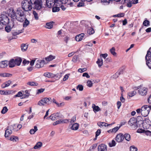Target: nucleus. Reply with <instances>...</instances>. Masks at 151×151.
<instances>
[{
    "mask_svg": "<svg viewBox=\"0 0 151 151\" xmlns=\"http://www.w3.org/2000/svg\"><path fill=\"white\" fill-rule=\"evenodd\" d=\"M23 10L22 8H19L16 12V19L21 22H23L25 19V15Z\"/></svg>",
    "mask_w": 151,
    "mask_h": 151,
    "instance_id": "obj_1",
    "label": "nucleus"
},
{
    "mask_svg": "<svg viewBox=\"0 0 151 151\" xmlns=\"http://www.w3.org/2000/svg\"><path fill=\"white\" fill-rule=\"evenodd\" d=\"M141 118V116H138L137 119L132 117L131 118L128 122L129 124L132 127V128L136 129L139 127L140 126V121H138V120Z\"/></svg>",
    "mask_w": 151,
    "mask_h": 151,
    "instance_id": "obj_2",
    "label": "nucleus"
},
{
    "mask_svg": "<svg viewBox=\"0 0 151 151\" xmlns=\"http://www.w3.org/2000/svg\"><path fill=\"white\" fill-rule=\"evenodd\" d=\"M63 4L61 0H46L47 6L49 8L53 7L54 5L60 6Z\"/></svg>",
    "mask_w": 151,
    "mask_h": 151,
    "instance_id": "obj_3",
    "label": "nucleus"
},
{
    "mask_svg": "<svg viewBox=\"0 0 151 151\" xmlns=\"http://www.w3.org/2000/svg\"><path fill=\"white\" fill-rule=\"evenodd\" d=\"M22 7L23 10L25 11L28 12L30 11L32 8V6L30 0L29 1L28 0H24L22 2Z\"/></svg>",
    "mask_w": 151,
    "mask_h": 151,
    "instance_id": "obj_4",
    "label": "nucleus"
},
{
    "mask_svg": "<svg viewBox=\"0 0 151 151\" xmlns=\"http://www.w3.org/2000/svg\"><path fill=\"white\" fill-rule=\"evenodd\" d=\"M32 4V8L37 10H40L42 7V0H30Z\"/></svg>",
    "mask_w": 151,
    "mask_h": 151,
    "instance_id": "obj_5",
    "label": "nucleus"
},
{
    "mask_svg": "<svg viewBox=\"0 0 151 151\" xmlns=\"http://www.w3.org/2000/svg\"><path fill=\"white\" fill-rule=\"evenodd\" d=\"M149 113V109L147 105H143L141 108V114L144 117L147 116Z\"/></svg>",
    "mask_w": 151,
    "mask_h": 151,
    "instance_id": "obj_6",
    "label": "nucleus"
},
{
    "mask_svg": "<svg viewBox=\"0 0 151 151\" xmlns=\"http://www.w3.org/2000/svg\"><path fill=\"white\" fill-rule=\"evenodd\" d=\"M50 98H45L40 101L38 103V105L40 106L48 105L51 102Z\"/></svg>",
    "mask_w": 151,
    "mask_h": 151,
    "instance_id": "obj_7",
    "label": "nucleus"
},
{
    "mask_svg": "<svg viewBox=\"0 0 151 151\" xmlns=\"http://www.w3.org/2000/svg\"><path fill=\"white\" fill-rule=\"evenodd\" d=\"M15 124H13L7 127L5 130V137H8L12 133V130H14V128L16 127Z\"/></svg>",
    "mask_w": 151,
    "mask_h": 151,
    "instance_id": "obj_8",
    "label": "nucleus"
},
{
    "mask_svg": "<svg viewBox=\"0 0 151 151\" xmlns=\"http://www.w3.org/2000/svg\"><path fill=\"white\" fill-rule=\"evenodd\" d=\"M141 118L140 119V124H142V126L144 129H147L149 128L151 126V122L147 118H145L143 121L141 120Z\"/></svg>",
    "mask_w": 151,
    "mask_h": 151,
    "instance_id": "obj_9",
    "label": "nucleus"
},
{
    "mask_svg": "<svg viewBox=\"0 0 151 151\" xmlns=\"http://www.w3.org/2000/svg\"><path fill=\"white\" fill-rule=\"evenodd\" d=\"M122 3H127V6L129 7L132 6V4H136L138 3V0H122Z\"/></svg>",
    "mask_w": 151,
    "mask_h": 151,
    "instance_id": "obj_10",
    "label": "nucleus"
},
{
    "mask_svg": "<svg viewBox=\"0 0 151 151\" xmlns=\"http://www.w3.org/2000/svg\"><path fill=\"white\" fill-rule=\"evenodd\" d=\"M36 65L35 67L37 68H40L44 66L45 64L44 60H39L36 61Z\"/></svg>",
    "mask_w": 151,
    "mask_h": 151,
    "instance_id": "obj_11",
    "label": "nucleus"
},
{
    "mask_svg": "<svg viewBox=\"0 0 151 151\" xmlns=\"http://www.w3.org/2000/svg\"><path fill=\"white\" fill-rule=\"evenodd\" d=\"M24 29L22 30H13L12 32V35L13 36L12 37L13 39H16L17 37V35H19V34L23 32Z\"/></svg>",
    "mask_w": 151,
    "mask_h": 151,
    "instance_id": "obj_12",
    "label": "nucleus"
},
{
    "mask_svg": "<svg viewBox=\"0 0 151 151\" xmlns=\"http://www.w3.org/2000/svg\"><path fill=\"white\" fill-rule=\"evenodd\" d=\"M0 21L5 25L9 22V19L8 17L4 15L1 17H0Z\"/></svg>",
    "mask_w": 151,
    "mask_h": 151,
    "instance_id": "obj_13",
    "label": "nucleus"
},
{
    "mask_svg": "<svg viewBox=\"0 0 151 151\" xmlns=\"http://www.w3.org/2000/svg\"><path fill=\"white\" fill-rule=\"evenodd\" d=\"M124 135L122 133L117 134L115 137V140L118 142H122L124 139Z\"/></svg>",
    "mask_w": 151,
    "mask_h": 151,
    "instance_id": "obj_14",
    "label": "nucleus"
},
{
    "mask_svg": "<svg viewBox=\"0 0 151 151\" xmlns=\"http://www.w3.org/2000/svg\"><path fill=\"white\" fill-rule=\"evenodd\" d=\"M148 89L145 87L140 88L138 90V93L140 95L142 96L146 95Z\"/></svg>",
    "mask_w": 151,
    "mask_h": 151,
    "instance_id": "obj_15",
    "label": "nucleus"
},
{
    "mask_svg": "<svg viewBox=\"0 0 151 151\" xmlns=\"http://www.w3.org/2000/svg\"><path fill=\"white\" fill-rule=\"evenodd\" d=\"M98 151H106L107 150V146L103 144H101L98 146Z\"/></svg>",
    "mask_w": 151,
    "mask_h": 151,
    "instance_id": "obj_16",
    "label": "nucleus"
},
{
    "mask_svg": "<svg viewBox=\"0 0 151 151\" xmlns=\"http://www.w3.org/2000/svg\"><path fill=\"white\" fill-rule=\"evenodd\" d=\"M151 55L147 56V55L145 56V60H146V64L148 66L149 68L151 69V59L150 58Z\"/></svg>",
    "mask_w": 151,
    "mask_h": 151,
    "instance_id": "obj_17",
    "label": "nucleus"
},
{
    "mask_svg": "<svg viewBox=\"0 0 151 151\" xmlns=\"http://www.w3.org/2000/svg\"><path fill=\"white\" fill-rule=\"evenodd\" d=\"M8 66V61L5 60L0 62V67L1 68L6 67Z\"/></svg>",
    "mask_w": 151,
    "mask_h": 151,
    "instance_id": "obj_18",
    "label": "nucleus"
},
{
    "mask_svg": "<svg viewBox=\"0 0 151 151\" xmlns=\"http://www.w3.org/2000/svg\"><path fill=\"white\" fill-rule=\"evenodd\" d=\"M84 35V33H81L76 36L75 40L77 41H80L82 40Z\"/></svg>",
    "mask_w": 151,
    "mask_h": 151,
    "instance_id": "obj_19",
    "label": "nucleus"
},
{
    "mask_svg": "<svg viewBox=\"0 0 151 151\" xmlns=\"http://www.w3.org/2000/svg\"><path fill=\"white\" fill-rule=\"evenodd\" d=\"M12 81L10 80H9L3 83L1 85V87L2 88H4L7 87L10 85Z\"/></svg>",
    "mask_w": 151,
    "mask_h": 151,
    "instance_id": "obj_20",
    "label": "nucleus"
},
{
    "mask_svg": "<svg viewBox=\"0 0 151 151\" xmlns=\"http://www.w3.org/2000/svg\"><path fill=\"white\" fill-rule=\"evenodd\" d=\"M14 59H12L9 61L8 65L10 68H13L15 66L16 63Z\"/></svg>",
    "mask_w": 151,
    "mask_h": 151,
    "instance_id": "obj_21",
    "label": "nucleus"
},
{
    "mask_svg": "<svg viewBox=\"0 0 151 151\" xmlns=\"http://www.w3.org/2000/svg\"><path fill=\"white\" fill-rule=\"evenodd\" d=\"M121 126L120 125L119 127H115L114 128L112 129H110L108 131V133H116L120 128Z\"/></svg>",
    "mask_w": 151,
    "mask_h": 151,
    "instance_id": "obj_22",
    "label": "nucleus"
},
{
    "mask_svg": "<svg viewBox=\"0 0 151 151\" xmlns=\"http://www.w3.org/2000/svg\"><path fill=\"white\" fill-rule=\"evenodd\" d=\"M112 124H113L112 123L110 124H109L107 123H105L104 122H98L97 123L98 125L100 127H102L103 126H105V127L108 126L110 125H112Z\"/></svg>",
    "mask_w": 151,
    "mask_h": 151,
    "instance_id": "obj_23",
    "label": "nucleus"
},
{
    "mask_svg": "<svg viewBox=\"0 0 151 151\" xmlns=\"http://www.w3.org/2000/svg\"><path fill=\"white\" fill-rule=\"evenodd\" d=\"M9 16H10L12 19H16V12H15L13 9H12V12L9 13Z\"/></svg>",
    "mask_w": 151,
    "mask_h": 151,
    "instance_id": "obj_24",
    "label": "nucleus"
},
{
    "mask_svg": "<svg viewBox=\"0 0 151 151\" xmlns=\"http://www.w3.org/2000/svg\"><path fill=\"white\" fill-rule=\"evenodd\" d=\"M44 76L48 78H53L55 76V75L52 73L47 72L44 74Z\"/></svg>",
    "mask_w": 151,
    "mask_h": 151,
    "instance_id": "obj_25",
    "label": "nucleus"
},
{
    "mask_svg": "<svg viewBox=\"0 0 151 151\" xmlns=\"http://www.w3.org/2000/svg\"><path fill=\"white\" fill-rule=\"evenodd\" d=\"M14 59V60H15V61L16 65L17 66L20 65L22 61L21 58H20L18 57Z\"/></svg>",
    "mask_w": 151,
    "mask_h": 151,
    "instance_id": "obj_26",
    "label": "nucleus"
},
{
    "mask_svg": "<svg viewBox=\"0 0 151 151\" xmlns=\"http://www.w3.org/2000/svg\"><path fill=\"white\" fill-rule=\"evenodd\" d=\"M92 108L93 109V111L95 112L96 111H98L101 110V109L97 106H96L94 104H93L92 105Z\"/></svg>",
    "mask_w": 151,
    "mask_h": 151,
    "instance_id": "obj_27",
    "label": "nucleus"
},
{
    "mask_svg": "<svg viewBox=\"0 0 151 151\" xmlns=\"http://www.w3.org/2000/svg\"><path fill=\"white\" fill-rule=\"evenodd\" d=\"M27 84L31 86H36L38 85V83L34 81H29L28 82Z\"/></svg>",
    "mask_w": 151,
    "mask_h": 151,
    "instance_id": "obj_28",
    "label": "nucleus"
},
{
    "mask_svg": "<svg viewBox=\"0 0 151 151\" xmlns=\"http://www.w3.org/2000/svg\"><path fill=\"white\" fill-rule=\"evenodd\" d=\"M42 143L41 142H38L34 146V148L36 149L40 148L42 146Z\"/></svg>",
    "mask_w": 151,
    "mask_h": 151,
    "instance_id": "obj_29",
    "label": "nucleus"
},
{
    "mask_svg": "<svg viewBox=\"0 0 151 151\" xmlns=\"http://www.w3.org/2000/svg\"><path fill=\"white\" fill-rule=\"evenodd\" d=\"M79 125L77 123H76L73 124L71 126V129L73 130H77L78 128Z\"/></svg>",
    "mask_w": 151,
    "mask_h": 151,
    "instance_id": "obj_30",
    "label": "nucleus"
},
{
    "mask_svg": "<svg viewBox=\"0 0 151 151\" xmlns=\"http://www.w3.org/2000/svg\"><path fill=\"white\" fill-rule=\"evenodd\" d=\"M124 138L128 141H129L131 139V137L130 135L128 133H125L124 135Z\"/></svg>",
    "mask_w": 151,
    "mask_h": 151,
    "instance_id": "obj_31",
    "label": "nucleus"
},
{
    "mask_svg": "<svg viewBox=\"0 0 151 151\" xmlns=\"http://www.w3.org/2000/svg\"><path fill=\"white\" fill-rule=\"evenodd\" d=\"M21 47L22 50L23 51H25L27 48V45L26 44H22L21 45Z\"/></svg>",
    "mask_w": 151,
    "mask_h": 151,
    "instance_id": "obj_32",
    "label": "nucleus"
},
{
    "mask_svg": "<svg viewBox=\"0 0 151 151\" xmlns=\"http://www.w3.org/2000/svg\"><path fill=\"white\" fill-rule=\"evenodd\" d=\"M55 58V57L53 56L52 55H50L49 56L45 58V60L47 61H50Z\"/></svg>",
    "mask_w": 151,
    "mask_h": 151,
    "instance_id": "obj_33",
    "label": "nucleus"
},
{
    "mask_svg": "<svg viewBox=\"0 0 151 151\" xmlns=\"http://www.w3.org/2000/svg\"><path fill=\"white\" fill-rule=\"evenodd\" d=\"M12 75L11 74L6 73H0V76L1 77H8L11 76Z\"/></svg>",
    "mask_w": 151,
    "mask_h": 151,
    "instance_id": "obj_34",
    "label": "nucleus"
},
{
    "mask_svg": "<svg viewBox=\"0 0 151 151\" xmlns=\"http://www.w3.org/2000/svg\"><path fill=\"white\" fill-rule=\"evenodd\" d=\"M87 32L88 33L89 35H92L94 33V31L92 28L89 27L88 28Z\"/></svg>",
    "mask_w": 151,
    "mask_h": 151,
    "instance_id": "obj_35",
    "label": "nucleus"
},
{
    "mask_svg": "<svg viewBox=\"0 0 151 151\" xmlns=\"http://www.w3.org/2000/svg\"><path fill=\"white\" fill-rule=\"evenodd\" d=\"M28 90H26L25 91V94L23 95V96L21 98V99H23L24 98H25L28 97L29 95V94L28 93Z\"/></svg>",
    "mask_w": 151,
    "mask_h": 151,
    "instance_id": "obj_36",
    "label": "nucleus"
},
{
    "mask_svg": "<svg viewBox=\"0 0 151 151\" xmlns=\"http://www.w3.org/2000/svg\"><path fill=\"white\" fill-rule=\"evenodd\" d=\"M137 93L136 91H132L128 93V96L129 97H132V96L135 95Z\"/></svg>",
    "mask_w": 151,
    "mask_h": 151,
    "instance_id": "obj_37",
    "label": "nucleus"
},
{
    "mask_svg": "<svg viewBox=\"0 0 151 151\" xmlns=\"http://www.w3.org/2000/svg\"><path fill=\"white\" fill-rule=\"evenodd\" d=\"M37 127L36 126L34 127V129H31L29 131V133L31 134H34L35 132L37 130Z\"/></svg>",
    "mask_w": 151,
    "mask_h": 151,
    "instance_id": "obj_38",
    "label": "nucleus"
},
{
    "mask_svg": "<svg viewBox=\"0 0 151 151\" xmlns=\"http://www.w3.org/2000/svg\"><path fill=\"white\" fill-rule=\"evenodd\" d=\"M115 49L114 47H113L110 50V51L111 53L114 56H116V53L115 52Z\"/></svg>",
    "mask_w": 151,
    "mask_h": 151,
    "instance_id": "obj_39",
    "label": "nucleus"
},
{
    "mask_svg": "<svg viewBox=\"0 0 151 151\" xmlns=\"http://www.w3.org/2000/svg\"><path fill=\"white\" fill-rule=\"evenodd\" d=\"M96 63L98 64L99 67L100 68L103 65V60L102 59H98V60L96 62Z\"/></svg>",
    "mask_w": 151,
    "mask_h": 151,
    "instance_id": "obj_40",
    "label": "nucleus"
},
{
    "mask_svg": "<svg viewBox=\"0 0 151 151\" xmlns=\"http://www.w3.org/2000/svg\"><path fill=\"white\" fill-rule=\"evenodd\" d=\"M24 22L23 24V26L24 27H27L29 24V21L25 18Z\"/></svg>",
    "mask_w": 151,
    "mask_h": 151,
    "instance_id": "obj_41",
    "label": "nucleus"
},
{
    "mask_svg": "<svg viewBox=\"0 0 151 151\" xmlns=\"http://www.w3.org/2000/svg\"><path fill=\"white\" fill-rule=\"evenodd\" d=\"M143 25L145 26L148 27L150 25V22L147 20H145L144 21Z\"/></svg>",
    "mask_w": 151,
    "mask_h": 151,
    "instance_id": "obj_42",
    "label": "nucleus"
},
{
    "mask_svg": "<svg viewBox=\"0 0 151 151\" xmlns=\"http://www.w3.org/2000/svg\"><path fill=\"white\" fill-rule=\"evenodd\" d=\"M109 145L110 147L114 146L116 145L115 142L114 140H113L111 142L109 143Z\"/></svg>",
    "mask_w": 151,
    "mask_h": 151,
    "instance_id": "obj_43",
    "label": "nucleus"
},
{
    "mask_svg": "<svg viewBox=\"0 0 151 151\" xmlns=\"http://www.w3.org/2000/svg\"><path fill=\"white\" fill-rule=\"evenodd\" d=\"M8 109L6 106H4L1 111V113L2 114H4L8 111Z\"/></svg>",
    "mask_w": 151,
    "mask_h": 151,
    "instance_id": "obj_44",
    "label": "nucleus"
},
{
    "mask_svg": "<svg viewBox=\"0 0 151 151\" xmlns=\"http://www.w3.org/2000/svg\"><path fill=\"white\" fill-rule=\"evenodd\" d=\"M76 89L80 91H82L83 90V87L82 85L79 84L77 86Z\"/></svg>",
    "mask_w": 151,
    "mask_h": 151,
    "instance_id": "obj_45",
    "label": "nucleus"
},
{
    "mask_svg": "<svg viewBox=\"0 0 151 151\" xmlns=\"http://www.w3.org/2000/svg\"><path fill=\"white\" fill-rule=\"evenodd\" d=\"M52 23L49 22L46 23V25L47 26V28L49 29H50L52 27L53 25L52 24Z\"/></svg>",
    "mask_w": 151,
    "mask_h": 151,
    "instance_id": "obj_46",
    "label": "nucleus"
},
{
    "mask_svg": "<svg viewBox=\"0 0 151 151\" xmlns=\"http://www.w3.org/2000/svg\"><path fill=\"white\" fill-rule=\"evenodd\" d=\"M33 13L34 15L35 19L37 20L38 19L39 17L37 13L35 11H33Z\"/></svg>",
    "mask_w": 151,
    "mask_h": 151,
    "instance_id": "obj_47",
    "label": "nucleus"
},
{
    "mask_svg": "<svg viewBox=\"0 0 151 151\" xmlns=\"http://www.w3.org/2000/svg\"><path fill=\"white\" fill-rule=\"evenodd\" d=\"M12 29V27L9 26H7L5 27V30L8 32H10Z\"/></svg>",
    "mask_w": 151,
    "mask_h": 151,
    "instance_id": "obj_48",
    "label": "nucleus"
},
{
    "mask_svg": "<svg viewBox=\"0 0 151 151\" xmlns=\"http://www.w3.org/2000/svg\"><path fill=\"white\" fill-rule=\"evenodd\" d=\"M60 10V8L58 7H54L52 9V11L53 12H58Z\"/></svg>",
    "mask_w": 151,
    "mask_h": 151,
    "instance_id": "obj_49",
    "label": "nucleus"
},
{
    "mask_svg": "<svg viewBox=\"0 0 151 151\" xmlns=\"http://www.w3.org/2000/svg\"><path fill=\"white\" fill-rule=\"evenodd\" d=\"M14 96L15 97H21L23 96V95L22 94V93L20 92L19 91V92L17 93Z\"/></svg>",
    "mask_w": 151,
    "mask_h": 151,
    "instance_id": "obj_50",
    "label": "nucleus"
},
{
    "mask_svg": "<svg viewBox=\"0 0 151 151\" xmlns=\"http://www.w3.org/2000/svg\"><path fill=\"white\" fill-rule=\"evenodd\" d=\"M137 149L136 147L132 146H131L130 151H137Z\"/></svg>",
    "mask_w": 151,
    "mask_h": 151,
    "instance_id": "obj_51",
    "label": "nucleus"
},
{
    "mask_svg": "<svg viewBox=\"0 0 151 151\" xmlns=\"http://www.w3.org/2000/svg\"><path fill=\"white\" fill-rule=\"evenodd\" d=\"M70 75V74H69V73L67 74H66L64 78H63V81H66L68 79Z\"/></svg>",
    "mask_w": 151,
    "mask_h": 151,
    "instance_id": "obj_52",
    "label": "nucleus"
},
{
    "mask_svg": "<svg viewBox=\"0 0 151 151\" xmlns=\"http://www.w3.org/2000/svg\"><path fill=\"white\" fill-rule=\"evenodd\" d=\"M76 121V117L75 116H73L70 121V123L71 124H72L73 123L75 122Z\"/></svg>",
    "mask_w": 151,
    "mask_h": 151,
    "instance_id": "obj_53",
    "label": "nucleus"
},
{
    "mask_svg": "<svg viewBox=\"0 0 151 151\" xmlns=\"http://www.w3.org/2000/svg\"><path fill=\"white\" fill-rule=\"evenodd\" d=\"M54 116L56 118V119H58L60 118V113L57 112L55 114H53Z\"/></svg>",
    "mask_w": 151,
    "mask_h": 151,
    "instance_id": "obj_54",
    "label": "nucleus"
},
{
    "mask_svg": "<svg viewBox=\"0 0 151 151\" xmlns=\"http://www.w3.org/2000/svg\"><path fill=\"white\" fill-rule=\"evenodd\" d=\"M18 139L17 138V137L14 136L11 137L10 138V140L13 141H16V139L18 140Z\"/></svg>",
    "mask_w": 151,
    "mask_h": 151,
    "instance_id": "obj_55",
    "label": "nucleus"
},
{
    "mask_svg": "<svg viewBox=\"0 0 151 151\" xmlns=\"http://www.w3.org/2000/svg\"><path fill=\"white\" fill-rule=\"evenodd\" d=\"M87 83V86L89 87H91L92 86L93 83L91 81H88Z\"/></svg>",
    "mask_w": 151,
    "mask_h": 151,
    "instance_id": "obj_56",
    "label": "nucleus"
},
{
    "mask_svg": "<svg viewBox=\"0 0 151 151\" xmlns=\"http://www.w3.org/2000/svg\"><path fill=\"white\" fill-rule=\"evenodd\" d=\"M101 133V130L99 129H98L97 130V131L96 132V137H97Z\"/></svg>",
    "mask_w": 151,
    "mask_h": 151,
    "instance_id": "obj_57",
    "label": "nucleus"
},
{
    "mask_svg": "<svg viewBox=\"0 0 151 151\" xmlns=\"http://www.w3.org/2000/svg\"><path fill=\"white\" fill-rule=\"evenodd\" d=\"M70 38L69 37L66 36L65 38H64V40L65 42L66 43H67L68 42V41L69 39Z\"/></svg>",
    "mask_w": 151,
    "mask_h": 151,
    "instance_id": "obj_58",
    "label": "nucleus"
},
{
    "mask_svg": "<svg viewBox=\"0 0 151 151\" xmlns=\"http://www.w3.org/2000/svg\"><path fill=\"white\" fill-rule=\"evenodd\" d=\"M60 122L61 123H67L68 122V119H60Z\"/></svg>",
    "mask_w": 151,
    "mask_h": 151,
    "instance_id": "obj_59",
    "label": "nucleus"
},
{
    "mask_svg": "<svg viewBox=\"0 0 151 151\" xmlns=\"http://www.w3.org/2000/svg\"><path fill=\"white\" fill-rule=\"evenodd\" d=\"M96 146L97 144H94L92 146L90 147L89 150H93L94 149L96 148Z\"/></svg>",
    "mask_w": 151,
    "mask_h": 151,
    "instance_id": "obj_60",
    "label": "nucleus"
},
{
    "mask_svg": "<svg viewBox=\"0 0 151 151\" xmlns=\"http://www.w3.org/2000/svg\"><path fill=\"white\" fill-rule=\"evenodd\" d=\"M29 63V61L27 60L26 59H24V60L22 62V63L24 65H25L26 64H28Z\"/></svg>",
    "mask_w": 151,
    "mask_h": 151,
    "instance_id": "obj_61",
    "label": "nucleus"
},
{
    "mask_svg": "<svg viewBox=\"0 0 151 151\" xmlns=\"http://www.w3.org/2000/svg\"><path fill=\"white\" fill-rule=\"evenodd\" d=\"M86 68H79L78 70V71L80 73H82L86 70Z\"/></svg>",
    "mask_w": 151,
    "mask_h": 151,
    "instance_id": "obj_62",
    "label": "nucleus"
},
{
    "mask_svg": "<svg viewBox=\"0 0 151 151\" xmlns=\"http://www.w3.org/2000/svg\"><path fill=\"white\" fill-rule=\"evenodd\" d=\"M65 105V103L63 102H62L60 103H58V104L57 105V106L58 107H62Z\"/></svg>",
    "mask_w": 151,
    "mask_h": 151,
    "instance_id": "obj_63",
    "label": "nucleus"
},
{
    "mask_svg": "<svg viewBox=\"0 0 151 151\" xmlns=\"http://www.w3.org/2000/svg\"><path fill=\"white\" fill-rule=\"evenodd\" d=\"M151 55V47L148 50L147 52V56Z\"/></svg>",
    "mask_w": 151,
    "mask_h": 151,
    "instance_id": "obj_64",
    "label": "nucleus"
}]
</instances>
